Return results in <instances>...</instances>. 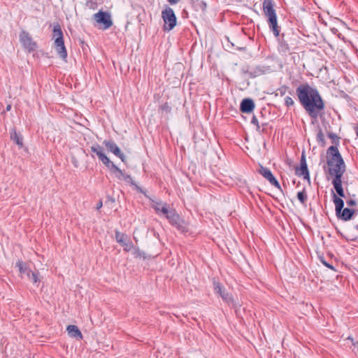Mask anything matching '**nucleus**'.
<instances>
[{
	"label": "nucleus",
	"instance_id": "1",
	"mask_svg": "<svg viewBox=\"0 0 358 358\" xmlns=\"http://www.w3.org/2000/svg\"><path fill=\"white\" fill-rule=\"evenodd\" d=\"M296 94L299 102L311 117L317 118L319 112L324 109L325 105L318 90L309 84L299 85Z\"/></svg>",
	"mask_w": 358,
	"mask_h": 358
},
{
	"label": "nucleus",
	"instance_id": "2",
	"mask_svg": "<svg viewBox=\"0 0 358 358\" xmlns=\"http://www.w3.org/2000/svg\"><path fill=\"white\" fill-rule=\"evenodd\" d=\"M324 172L334 178H342L346 165L338 148L331 145L327 150V163L324 164Z\"/></svg>",
	"mask_w": 358,
	"mask_h": 358
},
{
	"label": "nucleus",
	"instance_id": "3",
	"mask_svg": "<svg viewBox=\"0 0 358 358\" xmlns=\"http://www.w3.org/2000/svg\"><path fill=\"white\" fill-rule=\"evenodd\" d=\"M152 207L159 215H164L169 223L176 227L181 232L187 231L185 221L180 218L175 209L170 208L166 204L163 203H154Z\"/></svg>",
	"mask_w": 358,
	"mask_h": 358
},
{
	"label": "nucleus",
	"instance_id": "4",
	"mask_svg": "<svg viewBox=\"0 0 358 358\" xmlns=\"http://www.w3.org/2000/svg\"><path fill=\"white\" fill-rule=\"evenodd\" d=\"M263 11L264 15L267 17V22L269 29L273 32L275 37L280 36V27L278 24V19L274 9V3L273 0H264Z\"/></svg>",
	"mask_w": 358,
	"mask_h": 358
},
{
	"label": "nucleus",
	"instance_id": "5",
	"mask_svg": "<svg viewBox=\"0 0 358 358\" xmlns=\"http://www.w3.org/2000/svg\"><path fill=\"white\" fill-rule=\"evenodd\" d=\"M336 215L338 220L349 221L358 215L357 203H335Z\"/></svg>",
	"mask_w": 358,
	"mask_h": 358
},
{
	"label": "nucleus",
	"instance_id": "6",
	"mask_svg": "<svg viewBox=\"0 0 358 358\" xmlns=\"http://www.w3.org/2000/svg\"><path fill=\"white\" fill-rule=\"evenodd\" d=\"M52 39H54V48L57 55L66 62L68 54L64 45L63 32L59 23H56L53 26Z\"/></svg>",
	"mask_w": 358,
	"mask_h": 358
},
{
	"label": "nucleus",
	"instance_id": "7",
	"mask_svg": "<svg viewBox=\"0 0 358 358\" xmlns=\"http://www.w3.org/2000/svg\"><path fill=\"white\" fill-rule=\"evenodd\" d=\"M90 150L92 153L95 154L99 159L110 170H118V167L105 155L103 151V148L98 143L93 145L91 146Z\"/></svg>",
	"mask_w": 358,
	"mask_h": 358
},
{
	"label": "nucleus",
	"instance_id": "8",
	"mask_svg": "<svg viewBox=\"0 0 358 358\" xmlns=\"http://www.w3.org/2000/svg\"><path fill=\"white\" fill-rule=\"evenodd\" d=\"M162 16L165 24L164 29L168 31L173 29L176 25V17L173 10L167 7L162 11Z\"/></svg>",
	"mask_w": 358,
	"mask_h": 358
},
{
	"label": "nucleus",
	"instance_id": "9",
	"mask_svg": "<svg viewBox=\"0 0 358 358\" xmlns=\"http://www.w3.org/2000/svg\"><path fill=\"white\" fill-rule=\"evenodd\" d=\"M294 45L293 38L289 37L288 34L282 33L278 38V50L280 54L287 55L290 51V47Z\"/></svg>",
	"mask_w": 358,
	"mask_h": 358
},
{
	"label": "nucleus",
	"instance_id": "10",
	"mask_svg": "<svg viewBox=\"0 0 358 358\" xmlns=\"http://www.w3.org/2000/svg\"><path fill=\"white\" fill-rule=\"evenodd\" d=\"M20 41L22 47L29 52L34 51L37 48V44L33 41L30 34L26 31H22L20 34Z\"/></svg>",
	"mask_w": 358,
	"mask_h": 358
},
{
	"label": "nucleus",
	"instance_id": "11",
	"mask_svg": "<svg viewBox=\"0 0 358 358\" xmlns=\"http://www.w3.org/2000/svg\"><path fill=\"white\" fill-rule=\"evenodd\" d=\"M16 266L19 268L20 274L22 275H26L27 278L31 280L34 284H36L40 282L38 273L31 271L24 263L18 262L16 263Z\"/></svg>",
	"mask_w": 358,
	"mask_h": 358
},
{
	"label": "nucleus",
	"instance_id": "12",
	"mask_svg": "<svg viewBox=\"0 0 358 358\" xmlns=\"http://www.w3.org/2000/svg\"><path fill=\"white\" fill-rule=\"evenodd\" d=\"M213 289L215 294H219L224 302L227 303L232 302L233 299L231 294L226 292L223 286L218 281H217L215 278H213Z\"/></svg>",
	"mask_w": 358,
	"mask_h": 358
},
{
	"label": "nucleus",
	"instance_id": "13",
	"mask_svg": "<svg viewBox=\"0 0 358 358\" xmlns=\"http://www.w3.org/2000/svg\"><path fill=\"white\" fill-rule=\"evenodd\" d=\"M103 145L106 146L108 152H112L116 157H119L122 160V162H125V155L121 152L120 148L117 146V145L115 143L114 141L104 140L103 141Z\"/></svg>",
	"mask_w": 358,
	"mask_h": 358
},
{
	"label": "nucleus",
	"instance_id": "14",
	"mask_svg": "<svg viewBox=\"0 0 358 358\" xmlns=\"http://www.w3.org/2000/svg\"><path fill=\"white\" fill-rule=\"evenodd\" d=\"M94 17L99 24L103 25L104 29H108L113 24L110 15L107 12L99 10L94 15Z\"/></svg>",
	"mask_w": 358,
	"mask_h": 358
},
{
	"label": "nucleus",
	"instance_id": "15",
	"mask_svg": "<svg viewBox=\"0 0 358 358\" xmlns=\"http://www.w3.org/2000/svg\"><path fill=\"white\" fill-rule=\"evenodd\" d=\"M257 172L262 175L264 178H266L271 185L280 188V183L277 180V179L275 178V176L273 175L271 170L266 167L263 166L262 165H259V168L257 171Z\"/></svg>",
	"mask_w": 358,
	"mask_h": 358
},
{
	"label": "nucleus",
	"instance_id": "16",
	"mask_svg": "<svg viewBox=\"0 0 358 358\" xmlns=\"http://www.w3.org/2000/svg\"><path fill=\"white\" fill-rule=\"evenodd\" d=\"M113 173H115L116 174V176L119 178V179H122V180H124L125 182H129V183H131V185H134L135 186V188L136 190H138V192H143V189L139 187L136 184H135L133 181V178L132 177L129 175V174H127L125 173H124L120 169L118 168V170H110Z\"/></svg>",
	"mask_w": 358,
	"mask_h": 358
},
{
	"label": "nucleus",
	"instance_id": "17",
	"mask_svg": "<svg viewBox=\"0 0 358 358\" xmlns=\"http://www.w3.org/2000/svg\"><path fill=\"white\" fill-rule=\"evenodd\" d=\"M255 108V103L251 99H244L240 105V110L243 113H250Z\"/></svg>",
	"mask_w": 358,
	"mask_h": 358
},
{
	"label": "nucleus",
	"instance_id": "18",
	"mask_svg": "<svg viewBox=\"0 0 358 358\" xmlns=\"http://www.w3.org/2000/svg\"><path fill=\"white\" fill-rule=\"evenodd\" d=\"M271 71L270 66H257L251 69L250 73V78H255Z\"/></svg>",
	"mask_w": 358,
	"mask_h": 358
},
{
	"label": "nucleus",
	"instance_id": "19",
	"mask_svg": "<svg viewBox=\"0 0 358 358\" xmlns=\"http://www.w3.org/2000/svg\"><path fill=\"white\" fill-rule=\"evenodd\" d=\"M66 331L68 332V334L72 337L75 338L76 339H82L83 335L78 327L73 324L68 325L66 327Z\"/></svg>",
	"mask_w": 358,
	"mask_h": 358
},
{
	"label": "nucleus",
	"instance_id": "20",
	"mask_svg": "<svg viewBox=\"0 0 358 358\" xmlns=\"http://www.w3.org/2000/svg\"><path fill=\"white\" fill-rule=\"evenodd\" d=\"M10 139L13 141L19 148L23 147V138L20 134L17 133L15 128L10 131Z\"/></svg>",
	"mask_w": 358,
	"mask_h": 358
},
{
	"label": "nucleus",
	"instance_id": "21",
	"mask_svg": "<svg viewBox=\"0 0 358 358\" xmlns=\"http://www.w3.org/2000/svg\"><path fill=\"white\" fill-rule=\"evenodd\" d=\"M341 179H342V178H334L332 183L334 185V187L337 194L340 196L344 197V192H343V187H342V180H341Z\"/></svg>",
	"mask_w": 358,
	"mask_h": 358
},
{
	"label": "nucleus",
	"instance_id": "22",
	"mask_svg": "<svg viewBox=\"0 0 358 358\" xmlns=\"http://www.w3.org/2000/svg\"><path fill=\"white\" fill-rule=\"evenodd\" d=\"M295 172L298 176H303V179L310 180V175L307 166H300L299 168L296 169Z\"/></svg>",
	"mask_w": 358,
	"mask_h": 358
},
{
	"label": "nucleus",
	"instance_id": "23",
	"mask_svg": "<svg viewBox=\"0 0 358 358\" xmlns=\"http://www.w3.org/2000/svg\"><path fill=\"white\" fill-rule=\"evenodd\" d=\"M115 239L117 242L122 245V244H124V242L126 241L129 240V237L125 234L121 233L119 231L115 230Z\"/></svg>",
	"mask_w": 358,
	"mask_h": 358
},
{
	"label": "nucleus",
	"instance_id": "24",
	"mask_svg": "<svg viewBox=\"0 0 358 358\" xmlns=\"http://www.w3.org/2000/svg\"><path fill=\"white\" fill-rule=\"evenodd\" d=\"M316 140L317 143L322 147L325 145V139L322 129L319 128L317 134Z\"/></svg>",
	"mask_w": 358,
	"mask_h": 358
},
{
	"label": "nucleus",
	"instance_id": "25",
	"mask_svg": "<svg viewBox=\"0 0 358 358\" xmlns=\"http://www.w3.org/2000/svg\"><path fill=\"white\" fill-rule=\"evenodd\" d=\"M327 136L331 140V143L334 146H338L340 143V137L337 136L336 134L329 132L327 134Z\"/></svg>",
	"mask_w": 358,
	"mask_h": 358
},
{
	"label": "nucleus",
	"instance_id": "26",
	"mask_svg": "<svg viewBox=\"0 0 358 358\" xmlns=\"http://www.w3.org/2000/svg\"><path fill=\"white\" fill-rule=\"evenodd\" d=\"M288 89L289 87L286 85L281 86L277 90L276 96L278 94H280L281 96H284L286 94Z\"/></svg>",
	"mask_w": 358,
	"mask_h": 358
},
{
	"label": "nucleus",
	"instance_id": "27",
	"mask_svg": "<svg viewBox=\"0 0 358 358\" xmlns=\"http://www.w3.org/2000/svg\"><path fill=\"white\" fill-rule=\"evenodd\" d=\"M122 246L124 247V251L129 252L133 248V243L129 239L128 241H126L124 244H122Z\"/></svg>",
	"mask_w": 358,
	"mask_h": 358
},
{
	"label": "nucleus",
	"instance_id": "28",
	"mask_svg": "<svg viewBox=\"0 0 358 358\" xmlns=\"http://www.w3.org/2000/svg\"><path fill=\"white\" fill-rule=\"evenodd\" d=\"M285 105L287 107H290L294 105V101L293 99L290 96H286L285 98Z\"/></svg>",
	"mask_w": 358,
	"mask_h": 358
},
{
	"label": "nucleus",
	"instance_id": "29",
	"mask_svg": "<svg viewBox=\"0 0 358 358\" xmlns=\"http://www.w3.org/2000/svg\"><path fill=\"white\" fill-rule=\"evenodd\" d=\"M306 193L305 191H301L297 193V199L299 201H304L306 199Z\"/></svg>",
	"mask_w": 358,
	"mask_h": 358
},
{
	"label": "nucleus",
	"instance_id": "30",
	"mask_svg": "<svg viewBox=\"0 0 358 358\" xmlns=\"http://www.w3.org/2000/svg\"><path fill=\"white\" fill-rule=\"evenodd\" d=\"M161 109L162 110L165 111L166 113H170L171 110V108L169 106L167 102L164 103L163 105L161 106Z\"/></svg>",
	"mask_w": 358,
	"mask_h": 358
},
{
	"label": "nucleus",
	"instance_id": "31",
	"mask_svg": "<svg viewBox=\"0 0 358 358\" xmlns=\"http://www.w3.org/2000/svg\"><path fill=\"white\" fill-rule=\"evenodd\" d=\"M134 255L136 257H144V252L141 251L138 248H135L134 251Z\"/></svg>",
	"mask_w": 358,
	"mask_h": 358
},
{
	"label": "nucleus",
	"instance_id": "32",
	"mask_svg": "<svg viewBox=\"0 0 358 358\" xmlns=\"http://www.w3.org/2000/svg\"><path fill=\"white\" fill-rule=\"evenodd\" d=\"M251 123L254 125H255L257 127V129H259V121L257 120V118L256 117V116H253L252 120H251Z\"/></svg>",
	"mask_w": 358,
	"mask_h": 358
},
{
	"label": "nucleus",
	"instance_id": "33",
	"mask_svg": "<svg viewBox=\"0 0 358 358\" xmlns=\"http://www.w3.org/2000/svg\"><path fill=\"white\" fill-rule=\"evenodd\" d=\"M303 165L307 166L306 157L303 153H302V155L301 157V161H300V166H303Z\"/></svg>",
	"mask_w": 358,
	"mask_h": 358
},
{
	"label": "nucleus",
	"instance_id": "34",
	"mask_svg": "<svg viewBox=\"0 0 358 358\" xmlns=\"http://www.w3.org/2000/svg\"><path fill=\"white\" fill-rule=\"evenodd\" d=\"M321 262H322V264H323L325 266H327V268H331V269H332V270H335L334 267L332 265H331V264H329V263H327V262L324 259H321Z\"/></svg>",
	"mask_w": 358,
	"mask_h": 358
},
{
	"label": "nucleus",
	"instance_id": "35",
	"mask_svg": "<svg viewBox=\"0 0 358 358\" xmlns=\"http://www.w3.org/2000/svg\"><path fill=\"white\" fill-rule=\"evenodd\" d=\"M333 201H343V200L342 199H341L340 197L337 196L336 194H334Z\"/></svg>",
	"mask_w": 358,
	"mask_h": 358
},
{
	"label": "nucleus",
	"instance_id": "36",
	"mask_svg": "<svg viewBox=\"0 0 358 358\" xmlns=\"http://www.w3.org/2000/svg\"><path fill=\"white\" fill-rule=\"evenodd\" d=\"M242 71L244 74H247L250 76V73L251 72V70H249L248 69H243Z\"/></svg>",
	"mask_w": 358,
	"mask_h": 358
},
{
	"label": "nucleus",
	"instance_id": "37",
	"mask_svg": "<svg viewBox=\"0 0 358 358\" xmlns=\"http://www.w3.org/2000/svg\"><path fill=\"white\" fill-rule=\"evenodd\" d=\"M262 203V207H265V208H266L268 209V210H269V211L271 210L270 207H269V206H267V205H266V203L262 202V203Z\"/></svg>",
	"mask_w": 358,
	"mask_h": 358
},
{
	"label": "nucleus",
	"instance_id": "38",
	"mask_svg": "<svg viewBox=\"0 0 358 358\" xmlns=\"http://www.w3.org/2000/svg\"><path fill=\"white\" fill-rule=\"evenodd\" d=\"M103 203H97V205L96 206V210H99L102 207Z\"/></svg>",
	"mask_w": 358,
	"mask_h": 358
},
{
	"label": "nucleus",
	"instance_id": "39",
	"mask_svg": "<svg viewBox=\"0 0 358 358\" xmlns=\"http://www.w3.org/2000/svg\"><path fill=\"white\" fill-rule=\"evenodd\" d=\"M171 4H175L178 2V0H167Z\"/></svg>",
	"mask_w": 358,
	"mask_h": 358
},
{
	"label": "nucleus",
	"instance_id": "40",
	"mask_svg": "<svg viewBox=\"0 0 358 358\" xmlns=\"http://www.w3.org/2000/svg\"><path fill=\"white\" fill-rule=\"evenodd\" d=\"M11 109V105L10 104H8L6 108V111H10Z\"/></svg>",
	"mask_w": 358,
	"mask_h": 358
},
{
	"label": "nucleus",
	"instance_id": "41",
	"mask_svg": "<svg viewBox=\"0 0 358 358\" xmlns=\"http://www.w3.org/2000/svg\"><path fill=\"white\" fill-rule=\"evenodd\" d=\"M353 345H354L355 348H356L358 352V342L354 343Z\"/></svg>",
	"mask_w": 358,
	"mask_h": 358
},
{
	"label": "nucleus",
	"instance_id": "42",
	"mask_svg": "<svg viewBox=\"0 0 358 358\" xmlns=\"http://www.w3.org/2000/svg\"><path fill=\"white\" fill-rule=\"evenodd\" d=\"M202 5H203V10L204 8L206 7V3L203 1Z\"/></svg>",
	"mask_w": 358,
	"mask_h": 358
},
{
	"label": "nucleus",
	"instance_id": "43",
	"mask_svg": "<svg viewBox=\"0 0 358 358\" xmlns=\"http://www.w3.org/2000/svg\"><path fill=\"white\" fill-rule=\"evenodd\" d=\"M278 203L280 206H281L284 207V206H283V203H282L279 202V203Z\"/></svg>",
	"mask_w": 358,
	"mask_h": 358
},
{
	"label": "nucleus",
	"instance_id": "44",
	"mask_svg": "<svg viewBox=\"0 0 358 358\" xmlns=\"http://www.w3.org/2000/svg\"><path fill=\"white\" fill-rule=\"evenodd\" d=\"M145 195V197H148V195L145 194V192L143 190V192Z\"/></svg>",
	"mask_w": 358,
	"mask_h": 358
},
{
	"label": "nucleus",
	"instance_id": "45",
	"mask_svg": "<svg viewBox=\"0 0 358 358\" xmlns=\"http://www.w3.org/2000/svg\"><path fill=\"white\" fill-rule=\"evenodd\" d=\"M348 201L352 202V201H355V200H353V199H350V200H349Z\"/></svg>",
	"mask_w": 358,
	"mask_h": 358
},
{
	"label": "nucleus",
	"instance_id": "46",
	"mask_svg": "<svg viewBox=\"0 0 358 358\" xmlns=\"http://www.w3.org/2000/svg\"><path fill=\"white\" fill-rule=\"evenodd\" d=\"M259 208H260L261 210H263L262 206H259Z\"/></svg>",
	"mask_w": 358,
	"mask_h": 358
}]
</instances>
